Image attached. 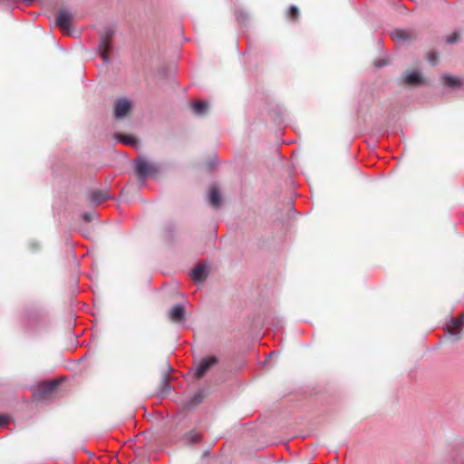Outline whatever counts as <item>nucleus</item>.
I'll return each mask as SVG.
<instances>
[{"mask_svg":"<svg viewBox=\"0 0 464 464\" xmlns=\"http://www.w3.org/2000/svg\"><path fill=\"white\" fill-rule=\"evenodd\" d=\"M208 201H209V204L215 208H218L220 207L221 195L216 187L210 188L209 194H208Z\"/></svg>","mask_w":464,"mask_h":464,"instance_id":"nucleus-13","label":"nucleus"},{"mask_svg":"<svg viewBox=\"0 0 464 464\" xmlns=\"http://www.w3.org/2000/svg\"><path fill=\"white\" fill-rule=\"evenodd\" d=\"M236 17H237V20L238 21V23H240V24L246 23L248 19L247 14L243 11L237 12Z\"/></svg>","mask_w":464,"mask_h":464,"instance_id":"nucleus-21","label":"nucleus"},{"mask_svg":"<svg viewBox=\"0 0 464 464\" xmlns=\"http://www.w3.org/2000/svg\"><path fill=\"white\" fill-rule=\"evenodd\" d=\"M464 328V314H459L458 317H451L449 324L446 325V333L450 334L453 341H458Z\"/></svg>","mask_w":464,"mask_h":464,"instance_id":"nucleus-4","label":"nucleus"},{"mask_svg":"<svg viewBox=\"0 0 464 464\" xmlns=\"http://www.w3.org/2000/svg\"><path fill=\"white\" fill-rule=\"evenodd\" d=\"M131 108L130 102L126 98L118 99L114 104V117L121 119L127 115Z\"/></svg>","mask_w":464,"mask_h":464,"instance_id":"nucleus-5","label":"nucleus"},{"mask_svg":"<svg viewBox=\"0 0 464 464\" xmlns=\"http://www.w3.org/2000/svg\"><path fill=\"white\" fill-rule=\"evenodd\" d=\"M134 168L138 179L142 182L159 172V167L149 162L144 157H139L134 160Z\"/></svg>","mask_w":464,"mask_h":464,"instance_id":"nucleus-1","label":"nucleus"},{"mask_svg":"<svg viewBox=\"0 0 464 464\" xmlns=\"http://www.w3.org/2000/svg\"><path fill=\"white\" fill-rule=\"evenodd\" d=\"M459 35L457 33H453L450 35H449L446 39L448 44H454L458 41Z\"/></svg>","mask_w":464,"mask_h":464,"instance_id":"nucleus-22","label":"nucleus"},{"mask_svg":"<svg viewBox=\"0 0 464 464\" xmlns=\"http://www.w3.org/2000/svg\"><path fill=\"white\" fill-rule=\"evenodd\" d=\"M403 82L408 85L418 86L423 83V79L417 71L405 72L403 73Z\"/></svg>","mask_w":464,"mask_h":464,"instance_id":"nucleus-8","label":"nucleus"},{"mask_svg":"<svg viewBox=\"0 0 464 464\" xmlns=\"http://www.w3.org/2000/svg\"><path fill=\"white\" fill-rule=\"evenodd\" d=\"M185 307L181 304H174L169 311V317L174 323H180L185 319Z\"/></svg>","mask_w":464,"mask_h":464,"instance_id":"nucleus-6","label":"nucleus"},{"mask_svg":"<svg viewBox=\"0 0 464 464\" xmlns=\"http://www.w3.org/2000/svg\"><path fill=\"white\" fill-rule=\"evenodd\" d=\"M113 36L114 30L107 28L100 38L98 51L104 63H111L109 53L112 50L111 40Z\"/></svg>","mask_w":464,"mask_h":464,"instance_id":"nucleus-2","label":"nucleus"},{"mask_svg":"<svg viewBox=\"0 0 464 464\" xmlns=\"http://www.w3.org/2000/svg\"><path fill=\"white\" fill-rule=\"evenodd\" d=\"M118 140L126 144V145H136L137 144V140L133 137V136H130V135H128V136H119L118 137Z\"/></svg>","mask_w":464,"mask_h":464,"instance_id":"nucleus-19","label":"nucleus"},{"mask_svg":"<svg viewBox=\"0 0 464 464\" xmlns=\"http://www.w3.org/2000/svg\"><path fill=\"white\" fill-rule=\"evenodd\" d=\"M110 198H112V197L107 189L93 190L89 193V199L95 205H100Z\"/></svg>","mask_w":464,"mask_h":464,"instance_id":"nucleus-9","label":"nucleus"},{"mask_svg":"<svg viewBox=\"0 0 464 464\" xmlns=\"http://www.w3.org/2000/svg\"><path fill=\"white\" fill-rule=\"evenodd\" d=\"M82 218L86 222H91L93 219V214L91 212H84L82 214Z\"/></svg>","mask_w":464,"mask_h":464,"instance_id":"nucleus-24","label":"nucleus"},{"mask_svg":"<svg viewBox=\"0 0 464 464\" xmlns=\"http://www.w3.org/2000/svg\"><path fill=\"white\" fill-rule=\"evenodd\" d=\"M207 266L203 264L196 266L190 272V276L196 283H201L208 277Z\"/></svg>","mask_w":464,"mask_h":464,"instance_id":"nucleus-10","label":"nucleus"},{"mask_svg":"<svg viewBox=\"0 0 464 464\" xmlns=\"http://www.w3.org/2000/svg\"><path fill=\"white\" fill-rule=\"evenodd\" d=\"M209 104L207 102L196 101L191 104V110L197 116H204L208 111Z\"/></svg>","mask_w":464,"mask_h":464,"instance_id":"nucleus-12","label":"nucleus"},{"mask_svg":"<svg viewBox=\"0 0 464 464\" xmlns=\"http://www.w3.org/2000/svg\"><path fill=\"white\" fill-rule=\"evenodd\" d=\"M39 314H39V312H36L35 316H37V317H38V316H39Z\"/></svg>","mask_w":464,"mask_h":464,"instance_id":"nucleus-28","label":"nucleus"},{"mask_svg":"<svg viewBox=\"0 0 464 464\" xmlns=\"http://www.w3.org/2000/svg\"><path fill=\"white\" fill-rule=\"evenodd\" d=\"M205 397V393L203 391H198L194 393L186 402L185 406L187 408H193L200 404Z\"/></svg>","mask_w":464,"mask_h":464,"instance_id":"nucleus-14","label":"nucleus"},{"mask_svg":"<svg viewBox=\"0 0 464 464\" xmlns=\"http://www.w3.org/2000/svg\"><path fill=\"white\" fill-rule=\"evenodd\" d=\"M218 362V358L215 355L202 358L201 361L192 368L195 379H201L209 371V369Z\"/></svg>","mask_w":464,"mask_h":464,"instance_id":"nucleus-3","label":"nucleus"},{"mask_svg":"<svg viewBox=\"0 0 464 464\" xmlns=\"http://www.w3.org/2000/svg\"><path fill=\"white\" fill-rule=\"evenodd\" d=\"M72 15L67 10H60L55 18L56 25L62 29H69Z\"/></svg>","mask_w":464,"mask_h":464,"instance_id":"nucleus-7","label":"nucleus"},{"mask_svg":"<svg viewBox=\"0 0 464 464\" xmlns=\"http://www.w3.org/2000/svg\"><path fill=\"white\" fill-rule=\"evenodd\" d=\"M185 437L189 444H196L201 439L200 433H198L197 431H189L188 433L186 434Z\"/></svg>","mask_w":464,"mask_h":464,"instance_id":"nucleus-17","label":"nucleus"},{"mask_svg":"<svg viewBox=\"0 0 464 464\" xmlns=\"http://www.w3.org/2000/svg\"><path fill=\"white\" fill-rule=\"evenodd\" d=\"M161 384L163 386L161 393L165 394V393H167L168 392L170 391L171 386H170V384H169V382L168 381V375L167 374L163 375V377L161 379Z\"/></svg>","mask_w":464,"mask_h":464,"instance_id":"nucleus-20","label":"nucleus"},{"mask_svg":"<svg viewBox=\"0 0 464 464\" xmlns=\"http://www.w3.org/2000/svg\"><path fill=\"white\" fill-rule=\"evenodd\" d=\"M7 420L8 418L6 416L0 415V428L6 424Z\"/></svg>","mask_w":464,"mask_h":464,"instance_id":"nucleus-26","label":"nucleus"},{"mask_svg":"<svg viewBox=\"0 0 464 464\" xmlns=\"http://www.w3.org/2000/svg\"><path fill=\"white\" fill-rule=\"evenodd\" d=\"M59 384L60 382L57 380L43 382L38 384V390L44 395L50 394L58 387Z\"/></svg>","mask_w":464,"mask_h":464,"instance_id":"nucleus-11","label":"nucleus"},{"mask_svg":"<svg viewBox=\"0 0 464 464\" xmlns=\"http://www.w3.org/2000/svg\"><path fill=\"white\" fill-rule=\"evenodd\" d=\"M443 83L445 86L450 88H459L461 86L460 81L454 76L444 74L442 76Z\"/></svg>","mask_w":464,"mask_h":464,"instance_id":"nucleus-15","label":"nucleus"},{"mask_svg":"<svg viewBox=\"0 0 464 464\" xmlns=\"http://www.w3.org/2000/svg\"><path fill=\"white\" fill-rule=\"evenodd\" d=\"M427 58H428V61H429L430 63H432L433 65H435V64H436V63H437V56H436V53H435L434 52H430V53H428Z\"/></svg>","mask_w":464,"mask_h":464,"instance_id":"nucleus-23","label":"nucleus"},{"mask_svg":"<svg viewBox=\"0 0 464 464\" xmlns=\"http://www.w3.org/2000/svg\"><path fill=\"white\" fill-rule=\"evenodd\" d=\"M387 64L386 60H378L374 63V65L378 68L383 67Z\"/></svg>","mask_w":464,"mask_h":464,"instance_id":"nucleus-25","label":"nucleus"},{"mask_svg":"<svg viewBox=\"0 0 464 464\" xmlns=\"http://www.w3.org/2000/svg\"><path fill=\"white\" fill-rule=\"evenodd\" d=\"M287 18L292 21H297L300 15L299 10L295 5H291L287 11Z\"/></svg>","mask_w":464,"mask_h":464,"instance_id":"nucleus-18","label":"nucleus"},{"mask_svg":"<svg viewBox=\"0 0 464 464\" xmlns=\"http://www.w3.org/2000/svg\"><path fill=\"white\" fill-rule=\"evenodd\" d=\"M34 0H24V2L27 5L31 4Z\"/></svg>","mask_w":464,"mask_h":464,"instance_id":"nucleus-27","label":"nucleus"},{"mask_svg":"<svg viewBox=\"0 0 464 464\" xmlns=\"http://www.w3.org/2000/svg\"><path fill=\"white\" fill-rule=\"evenodd\" d=\"M393 36L396 39H401L403 41H408L411 39V33L406 30H396L393 33Z\"/></svg>","mask_w":464,"mask_h":464,"instance_id":"nucleus-16","label":"nucleus"}]
</instances>
